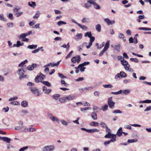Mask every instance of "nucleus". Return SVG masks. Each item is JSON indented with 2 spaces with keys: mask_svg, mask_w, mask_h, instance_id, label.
<instances>
[{
  "mask_svg": "<svg viewBox=\"0 0 151 151\" xmlns=\"http://www.w3.org/2000/svg\"><path fill=\"white\" fill-rule=\"evenodd\" d=\"M24 72L25 71H24L23 68H21L18 70L17 73L19 76V79L22 80L27 78V76L24 74Z\"/></svg>",
  "mask_w": 151,
  "mask_h": 151,
  "instance_id": "f257e3e1",
  "label": "nucleus"
},
{
  "mask_svg": "<svg viewBox=\"0 0 151 151\" xmlns=\"http://www.w3.org/2000/svg\"><path fill=\"white\" fill-rule=\"evenodd\" d=\"M29 89L32 93L35 96H39L40 94L39 90L35 86H30Z\"/></svg>",
  "mask_w": 151,
  "mask_h": 151,
  "instance_id": "f03ea898",
  "label": "nucleus"
},
{
  "mask_svg": "<svg viewBox=\"0 0 151 151\" xmlns=\"http://www.w3.org/2000/svg\"><path fill=\"white\" fill-rule=\"evenodd\" d=\"M127 76L126 74L123 71H121L120 73H117L115 76L114 78L118 80L120 78H125Z\"/></svg>",
  "mask_w": 151,
  "mask_h": 151,
  "instance_id": "7ed1b4c3",
  "label": "nucleus"
},
{
  "mask_svg": "<svg viewBox=\"0 0 151 151\" xmlns=\"http://www.w3.org/2000/svg\"><path fill=\"white\" fill-rule=\"evenodd\" d=\"M81 60V57L80 56L78 55L72 57L71 59V62L73 63H79Z\"/></svg>",
  "mask_w": 151,
  "mask_h": 151,
  "instance_id": "20e7f679",
  "label": "nucleus"
},
{
  "mask_svg": "<svg viewBox=\"0 0 151 151\" xmlns=\"http://www.w3.org/2000/svg\"><path fill=\"white\" fill-rule=\"evenodd\" d=\"M88 3L93 4V5L94 8L96 9H101L100 6L97 4L96 3L92 0H89L87 1Z\"/></svg>",
  "mask_w": 151,
  "mask_h": 151,
  "instance_id": "39448f33",
  "label": "nucleus"
},
{
  "mask_svg": "<svg viewBox=\"0 0 151 151\" xmlns=\"http://www.w3.org/2000/svg\"><path fill=\"white\" fill-rule=\"evenodd\" d=\"M49 118L51 119L53 122H56L58 123L59 121V119L54 116L51 113H48L47 114Z\"/></svg>",
  "mask_w": 151,
  "mask_h": 151,
  "instance_id": "423d86ee",
  "label": "nucleus"
},
{
  "mask_svg": "<svg viewBox=\"0 0 151 151\" xmlns=\"http://www.w3.org/2000/svg\"><path fill=\"white\" fill-rule=\"evenodd\" d=\"M112 97H111L108 99V104L110 108L112 109L114 107L115 103L112 101Z\"/></svg>",
  "mask_w": 151,
  "mask_h": 151,
  "instance_id": "0eeeda50",
  "label": "nucleus"
},
{
  "mask_svg": "<svg viewBox=\"0 0 151 151\" xmlns=\"http://www.w3.org/2000/svg\"><path fill=\"white\" fill-rule=\"evenodd\" d=\"M54 148L52 145L47 146L43 147L42 151H53Z\"/></svg>",
  "mask_w": 151,
  "mask_h": 151,
  "instance_id": "6e6552de",
  "label": "nucleus"
},
{
  "mask_svg": "<svg viewBox=\"0 0 151 151\" xmlns=\"http://www.w3.org/2000/svg\"><path fill=\"white\" fill-rule=\"evenodd\" d=\"M104 137L106 138H111V139H113L116 138V135L111 134V132H110V131L108 132V134L105 135Z\"/></svg>",
  "mask_w": 151,
  "mask_h": 151,
  "instance_id": "1a4fd4ad",
  "label": "nucleus"
},
{
  "mask_svg": "<svg viewBox=\"0 0 151 151\" xmlns=\"http://www.w3.org/2000/svg\"><path fill=\"white\" fill-rule=\"evenodd\" d=\"M121 63L122 65L124 66L125 69L126 68V67H129L130 65L128 64V62L124 59V58H123V60H121Z\"/></svg>",
  "mask_w": 151,
  "mask_h": 151,
  "instance_id": "9d476101",
  "label": "nucleus"
},
{
  "mask_svg": "<svg viewBox=\"0 0 151 151\" xmlns=\"http://www.w3.org/2000/svg\"><path fill=\"white\" fill-rule=\"evenodd\" d=\"M66 102L73 100L75 98V96L73 95H70L65 96Z\"/></svg>",
  "mask_w": 151,
  "mask_h": 151,
  "instance_id": "9b49d317",
  "label": "nucleus"
},
{
  "mask_svg": "<svg viewBox=\"0 0 151 151\" xmlns=\"http://www.w3.org/2000/svg\"><path fill=\"white\" fill-rule=\"evenodd\" d=\"M104 21L106 22L108 25H110L115 23V21L114 20L111 21L108 18L104 19Z\"/></svg>",
  "mask_w": 151,
  "mask_h": 151,
  "instance_id": "f8f14e48",
  "label": "nucleus"
},
{
  "mask_svg": "<svg viewBox=\"0 0 151 151\" xmlns=\"http://www.w3.org/2000/svg\"><path fill=\"white\" fill-rule=\"evenodd\" d=\"M112 47H113L114 51H116L118 52L120 51V46L119 44L114 45V46L111 45Z\"/></svg>",
  "mask_w": 151,
  "mask_h": 151,
  "instance_id": "ddd939ff",
  "label": "nucleus"
},
{
  "mask_svg": "<svg viewBox=\"0 0 151 151\" xmlns=\"http://www.w3.org/2000/svg\"><path fill=\"white\" fill-rule=\"evenodd\" d=\"M43 91L45 93L49 94L51 91V89H47V88L45 86H43L42 87Z\"/></svg>",
  "mask_w": 151,
  "mask_h": 151,
  "instance_id": "4468645a",
  "label": "nucleus"
},
{
  "mask_svg": "<svg viewBox=\"0 0 151 151\" xmlns=\"http://www.w3.org/2000/svg\"><path fill=\"white\" fill-rule=\"evenodd\" d=\"M37 67V64L35 63L32 64L31 65H29L27 67V69L29 70H32Z\"/></svg>",
  "mask_w": 151,
  "mask_h": 151,
  "instance_id": "2eb2a0df",
  "label": "nucleus"
},
{
  "mask_svg": "<svg viewBox=\"0 0 151 151\" xmlns=\"http://www.w3.org/2000/svg\"><path fill=\"white\" fill-rule=\"evenodd\" d=\"M116 138L111 139L109 141L105 142L104 143V145H108L111 142H115L116 141Z\"/></svg>",
  "mask_w": 151,
  "mask_h": 151,
  "instance_id": "dca6fc26",
  "label": "nucleus"
},
{
  "mask_svg": "<svg viewBox=\"0 0 151 151\" xmlns=\"http://www.w3.org/2000/svg\"><path fill=\"white\" fill-rule=\"evenodd\" d=\"M82 37V34L81 33L77 34L75 37V39L76 40H78L81 39Z\"/></svg>",
  "mask_w": 151,
  "mask_h": 151,
  "instance_id": "f3484780",
  "label": "nucleus"
},
{
  "mask_svg": "<svg viewBox=\"0 0 151 151\" xmlns=\"http://www.w3.org/2000/svg\"><path fill=\"white\" fill-rule=\"evenodd\" d=\"M40 77L39 73L35 78V81L36 83H38L40 82V80H42Z\"/></svg>",
  "mask_w": 151,
  "mask_h": 151,
  "instance_id": "a211bd4d",
  "label": "nucleus"
},
{
  "mask_svg": "<svg viewBox=\"0 0 151 151\" xmlns=\"http://www.w3.org/2000/svg\"><path fill=\"white\" fill-rule=\"evenodd\" d=\"M122 132V127H120L119 130L117 131L116 135L118 137H120L121 136Z\"/></svg>",
  "mask_w": 151,
  "mask_h": 151,
  "instance_id": "6ab92c4d",
  "label": "nucleus"
},
{
  "mask_svg": "<svg viewBox=\"0 0 151 151\" xmlns=\"http://www.w3.org/2000/svg\"><path fill=\"white\" fill-rule=\"evenodd\" d=\"M99 130L96 129H89L88 133H93L95 132H99Z\"/></svg>",
  "mask_w": 151,
  "mask_h": 151,
  "instance_id": "aec40b11",
  "label": "nucleus"
},
{
  "mask_svg": "<svg viewBox=\"0 0 151 151\" xmlns=\"http://www.w3.org/2000/svg\"><path fill=\"white\" fill-rule=\"evenodd\" d=\"M28 105V102L26 101H23L21 103V105L23 107H27Z\"/></svg>",
  "mask_w": 151,
  "mask_h": 151,
  "instance_id": "412c9836",
  "label": "nucleus"
},
{
  "mask_svg": "<svg viewBox=\"0 0 151 151\" xmlns=\"http://www.w3.org/2000/svg\"><path fill=\"white\" fill-rule=\"evenodd\" d=\"M118 37L120 39H122L124 42H125L126 41L124 35L123 34L121 33H119L118 34Z\"/></svg>",
  "mask_w": 151,
  "mask_h": 151,
  "instance_id": "4be33fe9",
  "label": "nucleus"
},
{
  "mask_svg": "<svg viewBox=\"0 0 151 151\" xmlns=\"http://www.w3.org/2000/svg\"><path fill=\"white\" fill-rule=\"evenodd\" d=\"M91 116L92 118L94 120H96L97 119V115L96 113L93 112L91 114Z\"/></svg>",
  "mask_w": 151,
  "mask_h": 151,
  "instance_id": "5701e85b",
  "label": "nucleus"
},
{
  "mask_svg": "<svg viewBox=\"0 0 151 151\" xmlns=\"http://www.w3.org/2000/svg\"><path fill=\"white\" fill-rule=\"evenodd\" d=\"M91 126H93L94 127L98 126L99 125V123L98 122H91L89 124Z\"/></svg>",
  "mask_w": 151,
  "mask_h": 151,
  "instance_id": "b1692460",
  "label": "nucleus"
},
{
  "mask_svg": "<svg viewBox=\"0 0 151 151\" xmlns=\"http://www.w3.org/2000/svg\"><path fill=\"white\" fill-rule=\"evenodd\" d=\"M96 30L99 32H100L101 30V26L100 24H98L96 25Z\"/></svg>",
  "mask_w": 151,
  "mask_h": 151,
  "instance_id": "393cba45",
  "label": "nucleus"
},
{
  "mask_svg": "<svg viewBox=\"0 0 151 151\" xmlns=\"http://www.w3.org/2000/svg\"><path fill=\"white\" fill-rule=\"evenodd\" d=\"M78 25L82 29L86 31L88 29L87 27L85 26L84 25H81L79 23V24H78Z\"/></svg>",
  "mask_w": 151,
  "mask_h": 151,
  "instance_id": "a878e982",
  "label": "nucleus"
},
{
  "mask_svg": "<svg viewBox=\"0 0 151 151\" xmlns=\"http://www.w3.org/2000/svg\"><path fill=\"white\" fill-rule=\"evenodd\" d=\"M42 83H43L44 85L49 87L51 86V84L49 82L45 81H41Z\"/></svg>",
  "mask_w": 151,
  "mask_h": 151,
  "instance_id": "bb28decb",
  "label": "nucleus"
},
{
  "mask_svg": "<svg viewBox=\"0 0 151 151\" xmlns=\"http://www.w3.org/2000/svg\"><path fill=\"white\" fill-rule=\"evenodd\" d=\"M109 40H108L107 41L106 43L105 46L104 48V49H105L106 50L108 49L109 46Z\"/></svg>",
  "mask_w": 151,
  "mask_h": 151,
  "instance_id": "cd10ccee",
  "label": "nucleus"
},
{
  "mask_svg": "<svg viewBox=\"0 0 151 151\" xmlns=\"http://www.w3.org/2000/svg\"><path fill=\"white\" fill-rule=\"evenodd\" d=\"M37 45H28L27 46V48L28 49H35L37 48Z\"/></svg>",
  "mask_w": 151,
  "mask_h": 151,
  "instance_id": "c85d7f7f",
  "label": "nucleus"
},
{
  "mask_svg": "<svg viewBox=\"0 0 151 151\" xmlns=\"http://www.w3.org/2000/svg\"><path fill=\"white\" fill-rule=\"evenodd\" d=\"M28 62L27 60H24V61L20 63L18 66L19 67H21V68H23V66L24 65Z\"/></svg>",
  "mask_w": 151,
  "mask_h": 151,
  "instance_id": "c756f323",
  "label": "nucleus"
},
{
  "mask_svg": "<svg viewBox=\"0 0 151 151\" xmlns=\"http://www.w3.org/2000/svg\"><path fill=\"white\" fill-rule=\"evenodd\" d=\"M60 61H58L57 63H50V66L51 67H53L54 66H58L60 64Z\"/></svg>",
  "mask_w": 151,
  "mask_h": 151,
  "instance_id": "7c9ffc66",
  "label": "nucleus"
},
{
  "mask_svg": "<svg viewBox=\"0 0 151 151\" xmlns=\"http://www.w3.org/2000/svg\"><path fill=\"white\" fill-rule=\"evenodd\" d=\"M90 19L86 17L83 18L82 20V22L83 23H88L90 22Z\"/></svg>",
  "mask_w": 151,
  "mask_h": 151,
  "instance_id": "2f4dec72",
  "label": "nucleus"
},
{
  "mask_svg": "<svg viewBox=\"0 0 151 151\" xmlns=\"http://www.w3.org/2000/svg\"><path fill=\"white\" fill-rule=\"evenodd\" d=\"M10 103V104L14 105H20L19 102L17 101H11Z\"/></svg>",
  "mask_w": 151,
  "mask_h": 151,
  "instance_id": "473e14b6",
  "label": "nucleus"
},
{
  "mask_svg": "<svg viewBox=\"0 0 151 151\" xmlns=\"http://www.w3.org/2000/svg\"><path fill=\"white\" fill-rule=\"evenodd\" d=\"M86 105L84 103V102L82 103L81 102H78L76 103V105L78 106V104H82L84 106H90V104L88 102H86Z\"/></svg>",
  "mask_w": 151,
  "mask_h": 151,
  "instance_id": "72a5a7b5",
  "label": "nucleus"
},
{
  "mask_svg": "<svg viewBox=\"0 0 151 151\" xmlns=\"http://www.w3.org/2000/svg\"><path fill=\"white\" fill-rule=\"evenodd\" d=\"M130 91L129 89L124 90H122V93L124 94L127 95L129 93Z\"/></svg>",
  "mask_w": 151,
  "mask_h": 151,
  "instance_id": "f704fd0d",
  "label": "nucleus"
},
{
  "mask_svg": "<svg viewBox=\"0 0 151 151\" xmlns=\"http://www.w3.org/2000/svg\"><path fill=\"white\" fill-rule=\"evenodd\" d=\"M137 141V139H129L128 140L127 142L128 144L129 143L136 142Z\"/></svg>",
  "mask_w": 151,
  "mask_h": 151,
  "instance_id": "c9c22d12",
  "label": "nucleus"
},
{
  "mask_svg": "<svg viewBox=\"0 0 151 151\" xmlns=\"http://www.w3.org/2000/svg\"><path fill=\"white\" fill-rule=\"evenodd\" d=\"M59 101L60 103H62L66 102L65 97H64L60 98L59 99Z\"/></svg>",
  "mask_w": 151,
  "mask_h": 151,
  "instance_id": "e433bc0d",
  "label": "nucleus"
},
{
  "mask_svg": "<svg viewBox=\"0 0 151 151\" xmlns=\"http://www.w3.org/2000/svg\"><path fill=\"white\" fill-rule=\"evenodd\" d=\"M28 5L30 6L33 7L35 8V6H36V4L35 2L32 1L31 3L30 2H29Z\"/></svg>",
  "mask_w": 151,
  "mask_h": 151,
  "instance_id": "4c0bfd02",
  "label": "nucleus"
},
{
  "mask_svg": "<svg viewBox=\"0 0 151 151\" xmlns=\"http://www.w3.org/2000/svg\"><path fill=\"white\" fill-rule=\"evenodd\" d=\"M60 122L61 123V124L67 126L68 125V123L65 120L63 119H61L60 120Z\"/></svg>",
  "mask_w": 151,
  "mask_h": 151,
  "instance_id": "58836bf2",
  "label": "nucleus"
},
{
  "mask_svg": "<svg viewBox=\"0 0 151 151\" xmlns=\"http://www.w3.org/2000/svg\"><path fill=\"white\" fill-rule=\"evenodd\" d=\"M40 14V13L39 11H37L35 15L33 17V18L34 19H37L39 17Z\"/></svg>",
  "mask_w": 151,
  "mask_h": 151,
  "instance_id": "ea45409f",
  "label": "nucleus"
},
{
  "mask_svg": "<svg viewBox=\"0 0 151 151\" xmlns=\"http://www.w3.org/2000/svg\"><path fill=\"white\" fill-rule=\"evenodd\" d=\"M108 108V106L107 104H105L101 107V109L104 111H106Z\"/></svg>",
  "mask_w": 151,
  "mask_h": 151,
  "instance_id": "a19ab883",
  "label": "nucleus"
},
{
  "mask_svg": "<svg viewBox=\"0 0 151 151\" xmlns=\"http://www.w3.org/2000/svg\"><path fill=\"white\" fill-rule=\"evenodd\" d=\"M93 88L92 87H85L83 88H82L81 89V90L83 91H84L85 90H91Z\"/></svg>",
  "mask_w": 151,
  "mask_h": 151,
  "instance_id": "79ce46f5",
  "label": "nucleus"
},
{
  "mask_svg": "<svg viewBox=\"0 0 151 151\" xmlns=\"http://www.w3.org/2000/svg\"><path fill=\"white\" fill-rule=\"evenodd\" d=\"M11 139L7 137H4L3 139V141L5 142H6L8 143L10 142L11 141Z\"/></svg>",
  "mask_w": 151,
  "mask_h": 151,
  "instance_id": "37998d69",
  "label": "nucleus"
},
{
  "mask_svg": "<svg viewBox=\"0 0 151 151\" xmlns=\"http://www.w3.org/2000/svg\"><path fill=\"white\" fill-rule=\"evenodd\" d=\"M73 51H71L69 54L67 55L65 57V59H67L69 58H70L73 53Z\"/></svg>",
  "mask_w": 151,
  "mask_h": 151,
  "instance_id": "c03bdc74",
  "label": "nucleus"
},
{
  "mask_svg": "<svg viewBox=\"0 0 151 151\" xmlns=\"http://www.w3.org/2000/svg\"><path fill=\"white\" fill-rule=\"evenodd\" d=\"M122 93V90H121L119 91L116 92H112L111 93V94L118 95Z\"/></svg>",
  "mask_w": 151,
  "mask_h": 151,
  "instance_id": "a18cd8bd",
  "label": "nucleus"
},
{
  "mask_svg": "<svg viewBox=\"0 0 151 151\" xmlns=\"http://www.w3.org/2000/svg\"><path fill=\"white\" fill-rule=\"evenodd\" d=\"M104 87L105 88H113V86L111 84L104 85H103Z\"/></svg>",
  "mask_w": 151,
  "mask_h": 151,
  "instance_id": "49530a36",
  "label": "nucleus"
},
{
  "mask_svg": "<svg viewBox=\"0 0 151 151\" xmlns=\"http://www.w3.org/2000/svg\"><path fill=\"white\" fill-rule=\"evenodd\" d=\"M90 64V62H84L83 63L79 64V66H85L86 65H89Z\"/></svg>",
  "mask_w": 151,
  "mask_h": 151,
  "instance_id": "de8ad7c7",
  "label": "nucleus"
},
{
  "mask_svg": "<svg viewBox=\"0 0 151 151\" xmlns=\"http://www.w3.org/2000/svg\"><path fill=\"white\" fill-rule=\"evenodd\" d=\"M91 4H90L89 3H88L87 2V3H86L85 4L84 7L86 8H89L91 6Z\"/></svg>",
  "mask_w": 151,
  "mask_h": 151,
  "instance_id": "09e8293b",
  "label": "nucleus"
},
{
  "mask_svg": "<svg viewBox=\"0 0 151 151\" xmlns=\"http://www.w3.org/2000/svg\"><path fill=\"white\" fill-rule=\"evenodd\" d=\"M92 36L91 33V32H87L84 35V36L85 37H86L87 36L88 37H90Z\"/></svg>",
  "mask_w": 151,
  "mask_h": 151,
  "instance_id": "8fccbe9b",
  "label": "nucleus"
},
{
  "mask_svg": "<svg viewBox=\"0 0 151 151\" xmlns=\"http://www.w3.org/2000/svg\"><path fill=\"white\" fill-rule=\"evenodd\" d=\"M66 24V22L61 21L58 22L57 23V25L59 26L62 25V24Z\"/></svg>",
  "mask_w": 151,
  "mask_h": 151,
  "instance_id": "3c124183",
  "label": "nucleus"
},
{
  "mask_svg": "<svg viewBox=\"0 0 151 151\" xmlns=\"http://www.w3.org/2000/svg\"><path fill=\"white\" fill-rule=\"evenodd\" d=\"M87 42H84L83 43V44L82 45H81L79 46L78 47V48L79 49L78 50L79 51H81L82 50V48L83 47V45H87Z\"/></svg>",
  "mask_w": 151,
  "mask_h": 151,
  "instance_id": "603ef678",
  "label": "nucleus"
},
{
  "mask_svg": "<svg viewBox=\"0 0 151 151\" xmlns=\"http://www.w3.org/2000/svg\"><path fill=\"white\" fill-rule=\"evenodd\" d=\"M112 112L114 113L119 114H122V111L119 109L114 110Z\"/></svg>",
  "mask_w": 151,
  "mask_h": 151,
  "instance_id": "864d4df0",
  "label": "nucleus"
},
{
  "mask_svg": "<svg viewBox=\"0 0 151 151\" xmlns=\"http://www.w3.org/2000/svg\"><path fill=\"white\" fill-rule=\"evenodd\" d=\"M78 68H79L80 69V71L82 72H84L85 69H86V68L84 67L83 66L82 67L81 66H79V65L78 66Z\"/></svg>",
  "mask_w": 151,
  "mask_h": 151,
  "instance_id": "5fc2aeb1",
  "label": "nucleus"
},
{
  "mask_svg": "<svg viewBox=\"0 0 151 151\" xmlns=\"http://www.w3.org/2000/svg\"><path fill=\"white\" fill-rule=\"evenodd\" d=\"M100 125L101 127L103 128H106L107 126L104 122H101L100 124Z\"/></svg>",
  "mask_w": 151,
  "mask_h": 151,
  "instance_id": "6e6d98bb",
  "label": "nucleus"
},
{
  "mask_svg": "<svg viewBox=\"0 0 151 151\" xmlns=\"http://www.w3.org/2000/svg\"><path fill=\"white\" fill-rule=\"evenodd\" d=\"M17 47H19L21 46H22L24 45V43L23 42H22V43H20V42L19 41H18L17 42Z\"/></svg>",
  "mask_w": 151,
  "mask_h": 151,
  "instance_id": "4d7b16f0",
  "label": "nucleus"
},
{
  "mask_svg": "<svg viewBox=\"0 0 151 151\" xmlns=\"http://www.w3.org/2000/svg\"><path fill=\"white\" fill-rule=\"evenodd\" d=\"M58 75L60 78H61L62 79L66 78V76H64L63 74L62 73H58Z\"/></svg>",
  "mask_w": 151,
  "mask_h": 151,
  "instance_id": "13d9d810",
  "label": "nucleus"
},
{
  "mask_svg": "<svg viewBox=\"0 0 151 151\" xmlns=\"http://www.w3.org/2000/svg\"><path fill=\"white\" fill-rule=\"evenodd\" d=\"M131 82V80L130 79H125L123 81V83L125 84H127L128 83H130Z\"/></svg>",
  "mask_w": 151,
  "mask_h": 151,
  "instance_id": "bf43d9fd",
  "label": "nucleus"
},
{
  "mask_svg": "<svg viewBox=\"0 0 151 151\" xmlns=\"http://www.w3.org/2000/svg\"><path fill=\"white\" fill-rule=\"evenodd\" d=\"M0 20L4 21H5L6 20V19L4 18V15L3 14H0Z\"/></svg>",
  "mask_w": 151,
  "mask_h": 151,
  "instance_id": "052dcab7",
  "label": "nucleus"
},
{
  "mask_svg": "<svg viewBox=\"0 0 151 151\" xmlns=\"http://www.w3.org/2000/svg\"><path fill=\"white\" fill-rule=\"evenodd\" d=\"M131 61L135 62V63H137L139 62L138 60L136 58H130Z\"/></svg>",
  "mask_w": 151,
  "mask_h": 151,
  "instance_id": "680f3d73",
  "label": "nucleus"
},
{
  "mask_svg": "<svg viewBox=\"0 0 151 151\" xmlns=\"http://www.w3.org/2000/svg\"><path fill=\"white\" fill-rule=\"evenodd\" d=\"M7 25L9 28H12L13 27V24L12 22L8 23L7 24Z\"/></svg>",
  "mask_w": 151,
  "mask_h": 151,
  "instance_id": "e2e57ef3",
  "label": "nucleus"
},
{
  "mask_svg": "<svg viewBox=\"0 0 151 151\" xmlns=\"http://www.w3.org/2000/svg\"><path fill=\"white\" fill-rule=\"evenodd\" d=\"M8 17L9 19L11 20H12L14 19L13 15L12 13L9 14Z\"/></svg>",
  "mask_w": 151,
  "mask_h": 151,
  "instance_id": "0e129e2a",
  "label": "nucleus"
},
{
  "mask_svg": "<svg viewBox=\"0 0 151 151\" xmlns=\"http://www.w3.org/2000/svg\"><path fill=\"white\" fill-rule=\"evenodd\" d=\"M23 13V12H17L15 14V15L17 17H19L21 16Z\"/></svg>",
  "mask_w": 151,
  "mask_h": 151,
  "instance_id": "69168bd1",
  "label": "nucleus"
},
{
  "mask_svg": "<svg viewBox=\"0 0 151 151\" xmlns=\"http://www.w3.org/2000/svg\"><path fill=\"white\" fill-rule=\"evenodd\" d=\"M60 96V95L58 94H55L53 95L52 97L55 99L57 100V98Z\"/></svg>",
  "mask_w": 151,
  "mask_h": 151,
  "instance_id": "338daca9",
  "label": "nucleus"
},
{
  "mask_svg": "<svg viewBox=\"0 0 151 151\" xmlns=\"http://www.w3.org/2000/svg\"><path fill=\"white\" fill-rule=\"evenodd\" d=\"M28 148V147L27 146L23 147L22 148H21L19 150V151H24L25 150L27 149Z\"/></svg>",
  "mask_w": 151,
  "mask_h": 151,
  "instance_id": "774afa93",
  "label": "nucleus"
}]
</instances>
